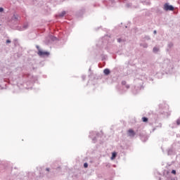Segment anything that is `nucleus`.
Returning a JSON list of instances; mask_svg holds the SVG:
<instances>
[{"mask_svg": "<svg viewBox=\"0 0 180 180\" xmlns=\"http://www.w3.org/2000/svg\"><path fill=\"white\" fill-rule=\"evenodd\" d=\"M115 2V0H110L109 4H113Z\"/></svg>", "mask_w": 180, "mask_h": 180, "instance_id": "obj_30", "label": "nucleus"}, {"mask_svg": "<svg viewBox=\"0 0 180 180\" xmlns=\"http://www.w3.org/2000/svg\"><path fill=\"white\" fill-rule=\"evenodd\" d=\"M29 27V24H25L20 29V30L23 31L26 30Z\"/></svg>", "mask_w": 180, "mask_h": 180, "instance_id": "obj_12", "label": "nucleus"}, {"mask_svg": "<svg viewBox=\"0 0 180 180\" xmlns=\"http://www.w3.org/2000/svg\"><path fill=\"white\" fill-rule=\"evenodd\" d=\"M164 11L168 12V11H174V6L169 5V3H165L163 6Z\"/></svg>", "mask_w": 180, "mask_h": 180, "instance_id": "obj_5", "label": "nucleus"}, {"mask_svg": "<svg viewBox=\"0 0 180 180\" xmlns=\"http://www.w3.org/2000/svg\"><path fill=\"white\" fill-rule=\"evenodd\" d=\"M128 134L129 137H134L136 136V132L133 129H129Z\"/></svg>", "mask_w": 180, "mask_h": 180, "instance_id": "obj_9", "label": "nucleus"}, {"mask_svg": "<svg viewBox=\"0 0 180 180\" xmlns=\"http://www.w3.org/2000/svg\"><path fill=\"white\" fill-rule=\"evenodd\" d=\"M144 87L142 86H135L134 88L132 90V92L134 95H137V94H139V92H140L141 89H143Z\"/></svg>", "mask_w": 180, "mask_h": 180, "instance_id": "obj_7", "label": "nucleus"}, {"mask_svg": "<svg viewBox=\"0 0 180 180\" xmlns=\"http://www.w3.org/2000/svg\"><path fill=\"white\" fill-rule=\"evenodd\" d=\"M126 8H131V4L129 3L126 4Z\"/></svg>", "mask_w": 180, "mask_h": 180, "instance_id": "obj_22", "label": "nucleus"}, {"mask_svg": "<svg viewBox=\"0 0 180 180\" xmlns=\"http://www.w3.org/2000/svg\"><path fill=\"white\" fill-rule=\"evenodd\" d=\"M154 34H157V30L153 31Z\"/></svg>", "mask_w": 180, "mask_h": 180, "instance_id": "obj_34", "label": "nucleus"}, {"mask_svg": "<svg viewBox=\"0 0 180 180\" xmlns=\"http://www.w3.org/2000/svg\"><path fill=\"white\" fill-rule=\"evenodd\" d=\"M142 120L144 123H146V122H148V118H147L146 117H143Z\"/></svg>", "mask_w": 180, "mask_h": 180, "instance_id": "obj_18", "label": "nucleus"}, {"mask_svg": "<svg viewBox=\"0 0 180 180\" xmlns=\"http://www.w3.org/2000/svg\"><path fill=\"white\" fill-rule=\"evenodd\" d=\"M84 168H88V163L85 162L84 163Z\"/></svg>", "mask_w": 180, "mask_h": 180, "instance_id": "obj_27", "label": "nucleus"}, {"mask_svg": "<svg viewBox=\"0 0 180 180\" xmlns=\"http://www.w3.org/2000/svg\"><path fill=\"white\" fill-rule=\"evenodd\" d=\"M65 11H63L59 14V18H63V16L65 15Z\"/></svg>", "mask_w": 180, "mask_h": 180, "instance_id": "obj_19", "label": "nucleus"}, {"mask_svg": "<svg viewBox=\"0 0 180 180\" xmlns=\"http://www.w3.org/2000/svg\"><path fill=\"white\" fill-rule=\"evenodd\" d=\"M159 180H161V177L159 178Z\"/></svg>", "mask_w": 180, "mask_h": 180, "instance_id": "obj_38", "label": "nucleus"}, {"mask_svg": "<svg viewBox=\"0 0 180 180\" xmlns=\"http://www.w3.org/2000/svg\"><path fill=\"white\" fill-rule=\"evenodd\" d=\"M105 58H106L105 57V55H102V56H101V60H102V61L105 60Z\"/></svg>", "mask_w": 180, "mask_h": 180, "instance_id": "obj_25", "label": "nucleus"}, {"mask_svg": "<svg viewBox=\"0 0 180 180\" xmlns=\"http://www.w3.org/2000/svg\"><path fill=\"white\" fill-rule=\"evenodd\" d=\"M36 49H37L38 51H41V49H40V46L39 45H36Z\"/></svg>", "mask_w": 180, "mask_h": 180, "instance_id": "obj_23", "label": "nucleus"}, {"mask_svg": "<svg viewBox=\"0 0 180 180\" xmlns=\"http://www.w3.org/2000/svg\"><path fill=\"white\" fill-rule=\"evenodd\" d=\"M172 174H174V175H175V174H176V170L175 169L172 170Z\"/></svg>", "mask_w": 180, "mask_h": 180, "instance_id": "obj_28", "label": "nucleus"}, {"mask_svg": "<svg viewBox=\"0 0 180 180\" xmlns=\"http://www.w3.org/2000/svg\"><path fill=\"white\" fill-rule=\"evenodd\" d=\"M2 12H4V8L0 7V13H2Z\"/></svg>", "mask_w": 180, "mask_h": 180, "instance_id": "obj_29", "label": "nucleus"}, {"mask_svg": "<svg viewBox=\"0 0 180 180\" xmlns=\"http://www.w3.org/2000/svg\"><path fill=\"white\" fill-rule=\"evenodd\" d=\"M153 53H158V51H160V49L155 46L153 49Z\"/></svg>", "mask_w": 180, "mask_h": 180, "instance_id": "obj_16", "label": "nucleus"}, {"mask_svg": "<svg viewBox=\"0 0 180 180\" xmlns=\"http://www.w3.org/2000/svg\"><path fill=\"white\" fill-rule=\"evenodd\" d=\"M38 56H39V57H49V56H50V52L49 51H39L37 53Z\"/></svg>", "mask_w": 180, "mask_h": 180, "instance_id": "obj_6", "label": "nucleus"}, {"mask_svg": "<svg viewBox=\"0 0 180 180\" xmlns=\"http://www.w3.org/2000/svg\"><path fill=\"white\" fill-rule=\"evenodd\" d=\"M9 43H11V40L10 39H7L6 40V44H8Z\"/></svg>", "mask_w": 180, "mask_h": 180, "instance_id": "obj_31", "label": "nucleus"}, {"mask_svg": "<svg viewBox=\"0 0 180 180\" xmlns=\"http://www.w3.org/2000/svg\"><path fill=\"white\" fill-rule=\"evenodd\" d=\"M160 127H162V124H160Z\"/></svg>", "mask_w": 180, "mask_h": 180, "instance_id": "obj_36", "label": "nucleus"}, {"mask_svg": "<svg viewBox=\"0 0 180 180\" xmlns=\"http://www.w3.org/2000/svg\"><path fill=\"white\" fill-rule=\"evenodd\" d=\"M140 46L143 47V49H147L148 47V44L147 43L140 44Z\"/></svg>", "mask_w": 180, "mask_h": 180, "instance_id": "obj_15", "label": "nucleus"}, {"mask_svg": "<svg viewBox=\"0 0 180 180\" xmlns=\"http://www.w3.org/2000/svg\"><path fill=\"white\" fill-rule=\"evenodd\" d=\"M144 39H145V40H150L151 39V38H150V36H148V35L145 36Z\"/></svg>", "mask_w": 180, "mask_h": 180, "instance_id": "obj_21", "label": "nucleus"}, {"mask_svg": "<svg viewBox=\"0 0 180 180\" xmlns=\"http://www.w3.org/2000/svg\"><path fill=\"white\" fill-rule=\"evenodd\" d=\"M162 68L167 73H170L172 72V70H174V65H172L169 59H165L162 64Z\"/></svg>", "mask_w": 180, "mask_h": 180, "instance_id": "obj_1", "label": "nucleus"}, {"mask_svg": "<svg viewBox=\"0 0 180 180\" xmlns=\"http://www.w3.org/2000/svg\"><path fill=\"white\" fill-rule=\"evenodd\" d=\"M46 171H50V168H49V167H47L46 169Z\"/></svg>", "mask_w": 180, "mask_h": 180, "instance_id": "obj_35", "label": "nucleus"}, {"mask_svg": "<svg viewBox=\"0 0 180 180\" xmlns=\"http://www.w3.org/2000/svg\"><path fill=\"white\" fill-rule=\"evenodd\" d=\"M116 155H117V153H116V152L112 153L111 160H115V158H116Z\"/></svg>", "mask_w": 180, "mask_h": 180, "instance_id": "obj_17", "label": "nucleus"}, {"mask_svg": "<svg viewBox=\"0 0 180 180\" xmlns=\"http://www.w3.org/2000/svg\"><path fill=\"white\" fill-rule=\"evenodd\" d=\"M20 19V16L18 14H13V15L11 18L12 20H14L15 22H17V20H19Z\"/></svg>", "mask_w": 180, "mask_h": 180, "instance_id": "obj_8", "label": "nucleus"}, {"mask_svg": "<svg viewBox=\"0 0 180 180\" xmlns=\"http://www.w3.org/2000/svg\"><path fill=\"white\" fill-rule=\"evenodd\" d=\"M89 71H91V68L89 69Z\"/></svg>", "mask_w": 180, "mask_h": 180, "instance_id": "obj_37", "label": "nucleus"}, {"mask_svg": "<svg viewBox=\"0 0 180 180\" xmlns=\"http://www.w3.org/2000/svg\"><path fill=\"white\" fill-rule=\"evenodd\" d=\"M176 124H177V126H180V118H179V119L176 120Z\"/></svg>", "mask_w": 180, "mask_h": 180, "instance_id": "obj_24", "label": "nucleus"}, {"mask_svg": "<svg viewBox=\"0 0 180 180\" xmlns=\"http://www.w3.org/2000/svg\"><path fill=\"white\" fill-rule=\"evenodd\" d=\"M174 46V44L172 43V42H169V44H168V48L169 49H171V48H172Z\"/></svg>", "mask_w": 180, "mask_h": 180, "instance_id": "obj_20", "label": "nucleus"}, {"mask_svg": "<svg viewBox=\"0 0 180 180\" xmlns=\"http://www.w3.org/2000/svg\"><path fill=\"white\" fill-rule=\"evenodd\" d=\"M99 136V133L96 131H91L89 137L92 139L93 143H96V137Z\"/></svg>", "mask_w": 180, "mask_h": 180, "instance_id": "obj_4", "label": "nucleus"}, {"mask_svg": "<svg viewBox=\"0 0 180 180\" xmlns=\"http://www.w3.org/2000/svg\"><path fill=\"white\" fill-rule=\"evenodd\" d=\"M174 154V150L172 148H169L167 150V155H172Z\"/></svg>", "mask_w": 180, "mask_h": 180, "instance_id": "obj_13", "label": "nucleus"}, {"mask_svg": "<svg viewBox=\"0 0 180 180\" xmlns=\"http://www.w3.org/2000/svg\"><path fill=\"white\" fill-rule=\"evenodd\" d=\"M160 110H159V113L160 115H163L165 117H168L169 116L170 112H169V107L167 104H160L159 105Z\"/></svg>", "mask_w": 180, "mask_h": 180, "instance_id": "obj_2", "label": "nucleus"}, {"mask_svg": "<svg viewBox=\"0 0 180 180\" xmlns=\"http://www.w3.org/2000/svg\"><path fill=\"white\" fill-rule=\"evenodd\" d=\"M45 43H46V44H51L53 43V42L51 41V39H50L49 38V37H46V39H45Z\"/></svg>", "mask_w": 180, "mask_h": 180, "instance_id": "obj_14", "label": "nucleus"}, {"mask_svg": "<svg viewBox=\"0 0 180 180\" xmlns=\"http://www.w3.org/2000/svg\"><path fill=\"white\" fill-rule=\"evenodd\" d=\"M104 75H109L110 74V70L105 68L103 70Z\"/></svg>", "mask_w": 180, "mask_h": 180, "instance_id": "obj_10", "label": "nucleus"}, {"mask_svg": "<svg viewBox=\"0 0 180 180\" xmlns=\"http://www.w3.org/2000/svg\"><path fill=\"white\" fill-rule=\"evenodd\" d=\"M85 78H86V75H82V79L83 81H85Z\"/></svg>", "mask_w": 180, "mask_h": 180, "instance_id": "obj_26", "label": "nucleus"}, {"mask_svg": "<svg viewBox=\"0 0 180 180\" xmlns=\"http://www.w3.org/2000/svg\"><path fill=\"white\" fill-rule=\"evenodd\" d=\"M106 167H107V168H110V164L108 163V164L106 165Z\"/></svg>", "mask_w": 180, "mask_h": 180, "instance_id": "obj_32", "label": "nucleus"}, {"mask_svg": "<svg viewBox=\"0 0 180 180\" xmlns=\"http://www.w3.org/2000/svg\"><path fill=\"white\" fill-rule=\"evenodd\" d=\"M49 39H50V40L52 41V43H53V41H56V40H57V37H56L53 35H50L49 37Z\"/></svg>", "mask_w": 180, "mask_h": 180, "instance_id": "obj_11", "label": "nucleus"}, {"mask_svg": "<svg viewBox=\"0 0 180 180\" xmlns=\"http://www.w3.org/2000/svg\"><path fill=\"white\" fill-rule=\"evenodd\" d=\"M117 41H118V43H120L122 41V39H120V38L117 39Z\"/></svg>", "mask_w": 180, "mask_h": 180, "instance_id": "obj_33", "label": "nucleus"}, {"mask_svg": "<svg viewBox=\"0 0 180 180\" xmlns=\"http://www.w3.org/2000/svg\"><path fill=\"white\" fill-rule=\"evenodd\" d=\"M122 86L120 88L119 91L120 94H123V92H126L127 89L130 88V86L127 84L126 81H122Z\"/></svg>", "mask_w": 180, "mask_h": 180, "instance_id": "obj_3", "label": "nucleus"}]
</instances>
